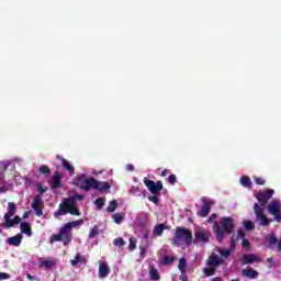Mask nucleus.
I'll use <instances>...</instances> for the list:
<instances>
[{
    "label": "nucleus",
    "mask_w": 281,
    "mask_h": 281,
    "mask_svg": "<svg viewBox=\"0 0 281 281\" xmlns=\"http://www.w3.org/2000/svg\"><path fill=\"white\" fill-rule=\"evenodd\" d=\"M105 201L104 198H98L95 201H94V205L97 206V210H102V206L105 204Z\"/></svg>",
    "instance_id": "obj_39"
},
{
    "label": "nucleus",
    "mask_w": 281,
    "mask_h": 281,
    "mask_svg": "<svg viewBox=\"0 0 281 281\" xmlns=\"http://www.w3.org/2000/svg\"><path fill=\"white\" fill-rule=\"evenodd\" d=\"M168 172H170V170L164 169L160 173V177H167Z\"/></svg>",
    "instance_id": "obj_55"
},
{
    "label": "nucleus",
    "mask_w": 281,
    "mask_h": 281,
    "mask_svg": "<svg viewBox=\"0 0 281 281\" xmlns=\"http://www.w3.org/2000/svg\"><path fill=\"white\" fill-rule=\"evenodd\" d=\"M165 229H168V226H166V224H164V223H160V224H157L156 226H154V229H153L154 238H158L159 236H164V231Z\"/></svg>",
    "instance_id": "obj_21"
},
{
    "label": "nucleus",
    "mask_w": 281,
    "mask_h": 281,
    "mask_svg": "<svg viewBox=\"0 0 281 281\" xmlns=\"http://www.w3.org/2000/svg\"><path fill=\"white\" fill-rule=\"evenodd\" d=\"M172 262H175V257H170L168 255H166L161 260H160V265H162L164 267L168 266V265H172Z\"/></svg>",
    "instance_id": "obj_33"
},
{
    "label": "nucleus",
    "mask_w": 281,
    "mask_h": 281,
    "mask_svg": "<svg viewBox=\"0 0 281 281\" xmlns=\"http://www.w3.org/2000/svg\"><path fill=\"white\" fill-rule=\"evenodd\" d=\"M255 183L257 186H265L266 183L265 178H255Z\"/></svg>",
    "instance_id": "obj_48"
},
{
    "label": "nucleus",
    "mask_w": 281,
    "mask_h": 281,
    "mask_svg": "<svg viewBox=\"0 0 281 281\" xmlns=\"http://www.w3.org/2000/svg\"><path fill=\"white\" fill-rule=\"evenodd\" d=\"M214 218H216V214H212L209 218H207V223H212L214 221Z\"/></svg>",
    "instance_id": "obj_53"
},
{
    "label": "nucleus",
    "mask_w": 281,
    "mask_h": 281,
    "mask_svg": "<svg viewBox=\"0 0 281 281\" xmlns=\"http://www.w3.org/2000/svg\"><path fill=\"white\" fill-rule=\"evenodd\" d=\"M240 184L244 188H251V178H249L248 176H243L240 178Z\"/></svg>",
    "instance_id": "obj_32"
},
{
    "label": "nucleus",
    "mask_w": 281,
    "mask_h": 281,
    "mask_svg": "<svg viewBox=\"0 0 281 281\" xmlns=\"http://www.w3.org/2000/svg\"><path fill=\"white\" fill-rule=\"evenodd\" d=\"M70 203L71 200H69V198L64 199L59 204L58 210L54 213V216L58 218V216H66V214H69Z\"/></svg>",
    "instance_id": "obj_9"
},
{
    "label": "nucleus",
    "mask_w": 281,
    "mask_h": 281,
    "mask_svg": "<svg viewBox=\"0 0 281 281\" xmlns=\"http://www.w3.org/2000/svg\"><path fill=\"white\" fill-rule=\"evenodd\" d=\"M188 267V260L186 257H181L179 260L178 269L181 273H186V268Z\"/></svg>",
    "instance_id": "obj_30"
},
{
    "label": "nucleus",
    "mask_w": 281,
    "mask_h": 281,
    "mask_svg": "<svg viewBox=\"0 0 281 281\" xmlns=\"http://www.w3.org/2000/svg\"><path fill=\"white\" fill-rule=\"evenodd\" d=\"M16 214V204L14 202L8 203V212L3 215L4 221L12 218Z\"/></svg>",
    "instance_id": "obj_20"
},
{
    "label": "nucleus",
    "mask_w": 281,
    "mask_h": 281,
    "mask_svg": "<svg viewBox=\"0 0 281 281\" xmlns=\"http://www.w3.org/2000/svg\"><path fill=\"white\" fill-rule=\"evenodd\" d=\"M72 183L81 190L89 192V190H91L95 183V178H87V175L82 173L81 176L75 178Z\"/></svg>",
    "instance_id": "obj_3"
},
{
    "label": "nucleus",
    "mask_w": 281,
    "mask_h": 281,
    "mask_svg": "<svg viewBox=\"0 0 281 281\" xmlns=\"http://www.w3.org/2000/svg\"><path fill=\"white\" fill-rule=\"evenodd\" d=\"M0 280H10V274L7 272H0Z\"/></svg>",
    "instance_id": "obj_49"
},
{
    "label": "nucleus",
    "mask_w": 281,
    "mask_h": 281,
    "mask_svg": "<svg viewBox=\"0 0 281 281\" xmlns=\"http://www.w3.org/2000/svg\"><path fill=\"white\" fill-rule=\"evenodd\" d=\"M115 210H117V200H112V201H110V204L106 207V212H109L110 214H113V212H115Z\"/></svg>",
    "instance_id": "obj_34"
},
{
    "label": "nucleus",
    "mask_w": 281,
    "mask_h": 281,
    "mask_svg": "<svg viewBox=\"0 0 281 281\" xmlns=\"http://www.w3.org/2000/svg\"><path fill=\"white\" fill-rule=\"evenodd\" d=\"M20 229L22 234H26V236H32V226L29 222H22L20 224Z\"/></svg>",
    "instance_id": "obj_25"
},
{
    "label": "nucleus",
    "mask_w": 281,
    "mask_h": 281,
    "mask_svg": "<svg viewBox=\"0 0 281 281\" xmlns=\"http://www.w3.org/2000/svg\"><path fill=\"white\" fill-rule=\"evenodd\" d=\"M83 224H85L83 220L68 222L64 226H61V234H65V232L66 234H71V229H74V227H78V225H83Z\"/></svg>",
    "instance_id": "obj_12"
},
{
    "label": "nucleus",
    "mask_w": 281,
    "mask_h": 281,
    "mask_svg": "<svg viewBox=\"0 0 281 281\" xmlns=\"http://www.w3.org/2000/svg\"><path fill=\"white\" fill-rule=\"evenodd\" d=\"M254 212L261 227H269V224L273 222V220L267 217V215L265 214V210L262 209V206H260V204L255 203Z\"/></svg>",
    "instance_id": "obj_4"
},
{
    "label": "nucleus",
    "mask_w": 281,
    "mask_h": 281,
    "mask_svg": "<svg viewBox=\"0 0 281 281\" xmlns=\"http://www.w3.org/2000/svg\"><path fill=\"white\" fill-rule=\"evenodd\" d=\"M68 200H74V203H76V201H85V195L75 193L71 198H68Z\"/></svg>",
    "instance_id": "obj_43"
},
{
    "label": "nucleus",
    "mask_w": 281,
    "mask_h": 281,
    "mask_svg": "<svg viewBox=\"0 0 281 281\" xmlns=\"http://www.w3.org/2000/svg\"><path fill=\"white\" fill-rule=\"evenodd\" d=\"M180 280H181V281H190V280L188 279V276H183V274L180 276Z\"/></svg>",
    "instance_id": "obj_58"
},
{
    "label": "nucleus",
    "mask_w": 281,
    "mask_h": 281,
    "mask_svg": "<svg viewBox=\"0 0 281 281\" xmlns=\"http://www.w3.org/2000/svg\"><path fill=\"white\" fill-rule=\"evenodd\" d=\"M8 192V187H0V194Z\"/></svg>",
    "instance_id": "obj_56"
},
{
    "label": "nucleus",
    "mask_w": 281,
    "mask_h": 281,
    "mask_svg": "<svg viewBox=\"0 0 281 281\" xmlns=\"http://www.w3.org/2000/svg\"><path fill=\"white\" fill-rule=\"evenodd\" d=\"M267 240H268L269 245H278L280 243V240H278V236H276V234L268 235Z\"/></svg>",
    "instance_id": "obj_35"
},
{
    "label": "nucleus",
    "mask_w": 281,
    "mask_h": 281,
    "mask_svg": "<svg viewBox=\"0 0 281 281\" xmlns=\"http://www.w3.org/2000/svg\"><path fill=\"white\" fill-rule=\"evenodd\" d=\"M241 276H245V278H250L251 280H256L258 278L259 273L254 268L243 269Z\"/></svg>",
    "instance_id": "obj_22"
},
{
    "label": "nucleus",
    "mask_w": 281,
    "mask_h": 281,
    "mask_svg": "<svg viewBox=\"0 0 281 281\" xmlns=\"http://www.w3.org/2000/svg\"><path fill=\"white\" fill-rule=\"evenodd\" d=\"M244 226H245V229H247V232H251L256 229V224H254L252 221H245Z\"/></svg>",
    "instance_id": "obj_38"
},
{
    "label": "nucleus",
    "mask_w": 281,
    "mask_h": 281,
    "mask_svg": "<svg viewBox=\"0 0 281 281\" xmlns=\"http://www.w3.org/2000/svg\"><path fill=\"white\" fill-rule=\"evenodd\" d=\"M61 179H63V177L58 172H56L52 177L50 187L53 188V190H57L58 188H63Z\"/></svg>",
    "instance_id": "obj_19"
},
{
    "label": "nucleus",
    "mask_w": 281,
    "mask_h": 281,
    "mask_svg": "<svg viewBox=\"0 0 281 281\" xmlns=\"http://www.w3.org/2000/svg\"><path fill=\"white\" fill-rule=\"evenodd\" d=\"M268 213L270 216H273L277 223H281V203L280 200H272L270 204H268Z\"/></svg>",
    "instance_id": "obj_6"
},
{
    "label": "nucleus",
    "mask_w": 281,
    "mask_h": 281,
    "mask_svg": "<svg viewBox=\"0 0 281 281\" xmlns=\"http://www.w3.org/2000/svg\"><path fill=\"white\" fill-rule=\"evenodd\" d=\"M61 165L64 166L65 170H67V172L70 175V177H74L76 168H74L68 160H63Z\"/></svg>",
    "instance_id": "obj_28"
},
{
    "label": "nucleus",
    "mask_w": 281,
    "mask_h": 281,
    "mask_svg": "<svg viewBox=\"0 0 281 281\" xmlns=\"http://www.w3.org/2000/svg\"><path fill=\"white\" fill-rule=\"evenodd\" d=\"M37 190H38L40 194H44V192H47L46 189H43V186H38Z\"/></svg>",
    "instance_id": "obj_52"
},
{
    "label": "nucleus",
    "mask_w": 281,
    "mask_h": 281,
    "mask_svg": "<svg viewBox=\"0 0 281 281\" xmlns=\"http://www.w3.org/2000/svg\"><path fill=\"white\" fill-rule=\"evenodd\" d=\"M149 278L150 280H161V276H159V270H157L155 266H150Z\"/></svg>",
    "instance_id": "obj_26"
},
{
    "label": "nucleus",
    "mask_w": 281,
    "mask_h": 281,
    "mask_svg": "<svg viewBox=\"0 0 281 281\" xmlns=\"http://www.w3.org/2000/svg\"><path fill=\"white\" fill-rule=\"evenodd\" d=\"M74 235L71 233H63V228L59 229V234H54L50 236V243H60L63 240L65 247L71 243Z\"/></svg>",
    "instance_id": "obj_7"
},
{
    "label": "nucleus",
    "mask_w": 281,
    "mask_h": 281,
    "mask_svg": "<svg viewBox=\"0 0 281 281\" xmlns=\"http://www.w3.org/2000/svg\"><path fill=\"white\" fill-rule=\"evenodd\" d=\"M213 232L217 241L223 243L225 240V234L227 236L234 234V218L222 217L220 223H213Z\"/></svg>",
    "instance_id": "obj_1"
},
{
    "label": "nucleus",
    "mask_w": 281,
    "mask_h": 281,
    "mask_svg": "<svg viewBox=\"0 0 281 281\" xmlns=\"http://www.w3.org/2000/svg\"><path fill=\"white\" fill-rule=\"evenodd\" d=\"M125 216H126V214H124V213H115L112 215V218H113L114 223H116V225H121V223H123Z\"/></svg>",
    "instance_id": "obj_29"
},
{
    "label": "nucleus",
    "mask_w": 281,
    "mask_h": 281,
    "mask_svg": "<svg viewBox=\"0 0 281 281\" xmlns=\"http://www.w3.org/2000/svg\"><path fill=\"white\" fill-rule=\"evenodd\" d=\"M223 262H225V260H223L218 255H211L206 260L207 267H213L215 269L216 267H221Z\"/></svg>",
    "instance_id": "obj_13"
},
{
    "label": "nucleus",
    "mask_w": 281,
    "mask_h": 281,
    "mask_svg": "<svg viewBox=\"0 0 281 281\" xmlns=\"http://www.w3.org/2000/svg\"><path fill=\"white\" fill-rule=\"evenodd\" d=\"M143 238H144V240H148V238H149V233H148V232L144 233Z\"/></svg>",
    "instance_id": "obj_59"
},
{
    "label": "nucleus",
    "mask_w": 281,
    "mask_h": 281,
    "mask_svg": "<svg viewBox=\"0 0 281 281\" xmlns=\"http://www.w3.org/2000/svg\"><path fill=\"white\" fill-rule=\"evenodd\" d=\"M278 251H281V240H279V244H278Z\"/></svg>",
    "instance_id": "obj_62"
},
{
    "label": "nucleus",
    "mask_w": 281,
    "mask_h": 281,
    "mask_svg": "<svg viewBox=\"0 0 281 281\" xmlns=\"http://www.w3.org/2000/svg\"><path fill=\"white\" fill-rule=\"evenodd\" d=\"M68 214H71V216H80V209L78 205H76V202L74 200H70V206L68 210Z\"/></svg>",
    "instance_id": "obj_24"
},
{
    "label": "nucleus",
    "mask_w": 281,
    "mask_h": 281,
    "mask_svg": "<svg viewBox=\"0 0 281 281\" xmlns=\"http://www.w3.org/2000/svg\"><path fill=\"white\" fill-rule=\"evenodd\" d=\"M8 168H10V165H8V164L3 165V172H5V170H8Z\"/></svg>",
    "instance_id": "obj_61"
},
{
    "label": "nucleus",
    "mask_w": 281,
    "mask_h": 281,
    "mask_svg": "<svg viewBox=\"0 0 281 281\" xmlns=\"http://www.w3.org/2000/svg\"><path fill=\"white\" fill-rule=\"evenodd\" d=\"M82 260H85L82 255H80V252H77L75 258L70 260V263H71L72 267H77L78 263L82 262Z\"/></svg>",
    "instance_id": "obj_31"
},
{
    "label": "nucleus",
    "mask_w": 281,
    "mask_h": 281,
    "mask_svg": "<svg viewBox=\"0 0 281 281\" xmlns=\"http://www.w3.org/2000/svg\"><path fill=\"white\" fill-rule=\"evenodd\" d=\"M273 194H276V191L273 189H268L266 191H259V193L256 195V199L260 203L261 207H265Z\"/></svg>",
    "instance_id": "obj_8"
},
{
    "label": "nucleus",
    "mask_w": 281,
    "mask_h": 281,
    "mask_svg": "<svg viewBox=\"0 0 281 281\" xmlns=\"http://www.w3.org/2000/svg\"><path fill=\"white\" fill-rule=\"evenodd\" d=\"M95 236H100V227L98 225L93 226L89 233V238H95Z\"/></svg>",
    "instance_id": "obj_36"
},
{
    "label": "nucleus",
    "mask_w": 281,
    "mask_h": 281,
    "mask_svg": "<svg viewBox=\"0 0 281 281\" xmlns=\"http://www.w3.org/2000/svg\"><path fill=\"white\" fill-rule=\"evenodd\" d=\"M193 240L194 235L190 228L177 226L171 243L175 247H190Z\"/></svg>",
    "instance_id": "obj_2"
},
{
    "label": "nucleus",
    "mask_w": 281,
    "mask_h": 281,
    "mask_svg": "<svg viewBox=\"0 0 281 281\" xmlns=\"http://www.w3.org/2000/svg\"><path fill=\"white\" fill-rule=\"evenodd\" d=\"M56 159H58L59 161H61V164H63V160H66V159L63 158V156H60V155H57V156H56Z\"/></svg>",
    "instance_id": "obj_60"
},
{
    "label": "nucleus",
    "mask_w": 281,
    "mask_h": 281,
    "mask_svg": "<svg viewBox=\"0 0 281 281\" xmlns=\"http://www.w3.org/2000/svg\"><path fill=\"white\" fill-rule=\"evenodd\" d=\"M235 250H236V238L233 235L231 237V251H235Z\"/></svg>",
    "instance_id": "obj_47"
},
{
    "label": "nucleus",
    "mask_w": 281,
    "mask_h": 281,
    "mask_svg": "<svg viewBox=\"0 0 281 281\" xmlns=\"http://www.w3.org/2000/svg\"><path fill=\"white\" fill-rule=\"evenodd\" d=\"M112 184L109 183L108 181H98L94 180V186L93 189L94 190H99V192H109V190H111Z\"/></svg>",
    "instance_id": "obj_15"
},
{
    "label": "nucleus",
    "mask_w": 281,
    "mask_h": 281,
    "mask_svg": "<svg viewBox=\"0 0 281 281\" xmlns=\"http://www.w3.org/2000/svg\"><path fill=\"white\" fill-rule=\"evenodd\" d=\"M8 245H10V247H20L21 244L23 243V234H16L12 237H9L7 239Z\"/></svg>",
    "instance_id": "obj_14"
},
{
    "label": "nucleus",
    "mask_w": 281,
    "mask_h": 281,
    "mask_svg": "<svg viewBox=\"0 0 281 281\" xmlns=\"http://www.w3.org/2000/svg\"><path fill=\"white\" fill-rule=\"evenodd\" d=\"M109 273H111V269L105 261H101L99 263V278H108Z\"/></svg>",
    "instance_id": "obj_18"
},
{
    "label": "nucleus",
    "mask_w": 281,
    "mask_h": 281,
    "mask_svg": "<svg viewBox=\"0 0 281 281\" xmlns=\"http://www.w3.org/2000/svg\"><path fill=\"white\" fill-rule=\"evenodd\" d=\"M232 249H220L218 254L222 255L223 258H228L229 256H232Z\"/></svg>",
    "instance_id": "obj_42"
},
{
    "label": "nucleus",
    "mask_w": 281,
    "mask_h": 281,
    "mask_svg": "<svg viewBox=\"0 0 281 281\" xmlns=\"http://www.w3.org/2000/svg\"><path fill=\"white\" fill-rule=\"evenodd\" d=\"M193 243L194 245H198V243H210V233L207 231H196Z\"/></svg>",
    "instance_id": "obj_11"
},
{
    "label": "nucleus",
    "mask_w": 281,
    "mask_h": 281,
    "mask_svg": "<svg viewBox=\"0 0 281 281\" xmlns=\"http://www.w3.org/2000/svg\"><path fill=\"white\" fill-rule=\"evenodd\" d=\"M32 207L36 213V216H43V198L40 194L34 196Z\"/></svg>",
    "instance_id": "obj_10"
},
{
    "label": "nucleus",
    "mask_w": 281,
    "mask_h": 281,
    "mask_svg": "<svg viewBox=\"0 0 281 281\" xmlns=\"http://www.w3.org/2000/svg\"><path fill=\"white\" fill-rule=\"evenodd\" d=\"M53 267H56V262L52 259L41 261L40 268L43 269H53Z\"/></svg>",
    "instance_id": "obj_27"
},
{
    "label": "nucleus",
    "mask_w": 281,
    "mask_h": 281,
    "mask_svg": "<svg viewBox=\"0 0 281 281\" xmlns=\"http://www.w3.org/2000/svg\"><path fill=\"white\" fill-rule=\"evenodd\" d=\"M23 218H27V213H24V214H23Z\"/></svg>",
    "instance_id": "obj_64"
},
{
    "label": "nucleus",
    "mask_w": 281,
    "mask_h": 281,
    "mask_svg": "<svg viewBox=\"0 0 281 281\" xmlns=\"http://www.w3.org/2000/svg\"><path fill=\"white\" fill-rule=\"evenodd\" d=\"M238 236H239V238H243V240H244L246 234L243 231H238Z\"/></svg>",
    "instance_id": "obj_57"
},
{
    "label": "nucleus",
    "mask_w": 281,
    "mask_h": 281,
    "mask_svg": "<svg viewBox=\"0 0 281 281\" xmlns=\"http://www.w3.org/2000/svg\"><path fill=\"white\" fill-rule=\"evenodd\" d=\"M114 247H124L126 245V241H124V238L119 237L113 240Z\"/></svg>",
    "instance_id": "obj_40"
},
{
    "label": "nucleus",
    "mask_w": 281,
    "mask_h": 281,
    "mask_svg": "<svg viewBox=\"0 0 281 281\" xmlns=\"http://www.w3.org/2000/svg\"><path fill=\"white\" fill-rule=\"evenodd\" d=\"M21 223H22V222H21V216L15 215L14 218L9 217V220H5V221L2 223V226H3L5 229H10V227H14V225H20Z\"/></svg>",
    "instance_id": "obj_17"
},
{
    "label": "nucleus",
    "mask_w": 281,
    "mask_h": 281,
    "mask_svg": "<svg viewBox=\"0 0 281 281\" xmlns=\"http://www.w3.org/2000/svg\"><path fill=\"white\" fill-rule=\"evenodd\" d=\"M241 246L244 247V249H249V247H251V244L249 243V239L244 238L241 241Z\"/></svg>",
    "instance_id": "obj_46"
},
{
    "label": "nucleus",
    "mask_w": 281,
    "mask_h": 281,
    "mask_svg": "<svg viewBox=\"0 0 281 281\" xmlns=\"http://www.w3.org/2000/svg\"><path fill=\"white\" fill-rule=\"evenodd\" d=\"M143 183H145L147 190H149L150 193L156 195H160L161 191L164 190V182L160 180L155 182L154 180L144 178Z\"/></svg>",
    "instance_id": "obj_5"
},
{
    "label": "nucleus",
    "mask_w": 281,
    "mask_h": 281,
    "mask_svg": "<svg viewBox=\"0 0 281 281\" xmlns=\"http://www.w3.org/2000/svg\"><path fill=\"white\" fill-rule=\"evenodd\" d=\"M211 210H212V202L204 203L199 212V216H201L202 218L207 217Z\"/></svg>",
    "instance_id": "obj_23"
},
{
    "label": "nucleus",
    "mask_w": 281,
    "mask_h": 281,
    "mask_svg": "<svg viewBox=\"0 0 281 281\" xmlns=\"http://www.w3.org/2000/svg\"><path fill=\"white\" fill-rule=\"evenodd\" d=\"M267 262H273V259L272 258H268Z\"/></svg>",
    "instance_id": "obj_63"
},
{
    "label": "nucleus",
    "mask_w": 281,
    "mask_h": 281,
    "mask_svg": "<svg viewBox=\"0 0 281 281\" xmlns=\"http://www.w3.org/2000/svg\"><path fill=\"white\" fill-rule=\"evenodd\" d=\"M148 201H150L155 205H159V195H156V194L149 195Z\"/></svg>",
    "instance_id": "obj_44"
},
{
    "label": "nucleus",
    "mask_w": 281,
    "mask_h": 281,
    "mask_svg": "<svg viewBox=\"0 0 281 281\" xmlns=\"http://www.w3.org/2000/svg\"><path fill=\"white\" fill-rule=\"evenodd\" d=\"M40 175H52V170L47 165H42L40 167Z\"/></svg>",
    "instance_id": "obj_41"
},
{
    "label": "nucleus",
    "mask_w": 281,
    "mask_h": 281,
    "mask_svg": "<svg viewBox=\"0 0 281 281\" xmlns=\"http://www.w3.org/2000/svg\"><path fill=\"white\" fill-rule=\"evenodd\" d=\"M133 249H135V241L130 239V250L133 251Z\"/></svg>",
    "instance_id": "obj_51"
},
{
    "label": "nucleus",
    "mask_w": 281,
    "mask_h": 281,
    "mask_svg": "<svg viewBox=\"0 0 281 281\" xmlns=\"http://www.w3.org/2000/svg\"><path fill=\"white\" fill-rule=\"evenodd\" d=\"M4 179H5V173H3V171H0V183H3Z\"/></svg>",
    "instance_id": "obj_54"
},
{
    "label": "nucleus",
    "mask_w": 281,
    "mask_h": 281,
    "mask_svg": "<svg viewBox=\"0 0 281 281\" xmlns=\"http://www.w3.org/2000/svg\"><path fill=\"white\" fill-rule=\"evenodd\" d=\"M126 170H128L130 172H134L135 171V166L133 164H128L126 166Z\"/></svg>",
    "instance_id": "obj_50"
},
{
    "label": "nucleus",
    "mask_w": 281,
    "mask_h": 281,
    "mask_svg": "<svg viewBox=\"0 0 281 281\" xmlns=\"http://www.w3.org/2000/svg\"><path fill=\"white\" fill-rule=\"evenodd\" d=\"M168 183L170 186H175V183H177V176L175 173H171L169 177H168Z\"/></svg>",
    "instance_id": "obj_45"
},
{
    "label": "nucleus",
    "mask_w": 281,
    "mask_h": 281,
    "mask_svg": "<svg viewBox=\"0 0 281 281\" xmlns=\"http://www.w3.org/2000/svg\"><path fill=\"white\" fill-rule=\"evenodd\" d=\"M204 276H206V278H210L212 276H215L216 273V268L214 267H210V268H204Z\"/></svg>",
    "instance_id": "obj_37"
},
{
    "label": "nucleus",
    "mask_w": 281,
    "mask_h": 281,
    "mask_svg": "<svg viewBox=\"0 0 281 281\" xmlns=\"http://www.w3.org/2000/svg\"><path fill=\"white\" fill-rule=\"evenodd\" d=\"M254 262H262V259L254 254L244 255L241 258V265H254Z\"/></svg>",
    "instance_id": "obj_16"
}]
</instances>
